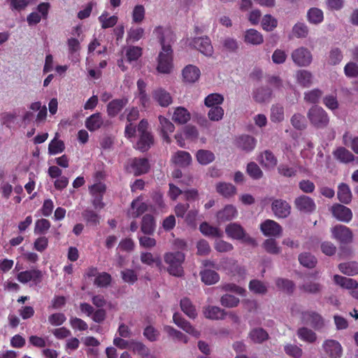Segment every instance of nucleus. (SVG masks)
<instances>
[{
    "label": "nucleus",
    "instance_id": "obj_1",
    "mask_svg": "<svg viewBox=\"0 0 358 358\" xmlns=\"http://www.w3.org/2000/svg\"><path fill=\"white\" fill-rule=\"evenodd\" d=\"M162 50L157 57V71L159 73L169 74L173 69V51L169 44H166L163 36L159 38Z\"/></svg>",
    "mask_w": 358,
    "mask_h": 358
},
{
    "label": "nucleus",
    "instance_id": "obj_2",
    "mask_svg": "<svg viewBox=\"0 0 358 358\" xmlns=\"http://www.w3.org/2000/svg\"><path fill=\"white\" fill-rule=\"evenodd\" d=\"M164 262L168 265V272L174 276H181L183 274L182 264L185 255L180 252H166L164 256Z\"/></svg>",
    "mask_w": 358,
    "mask_h": 358
},
{
    "label": "nucleus",
    "instance_id": "obj_3",
    "mask_svg": "<svg viewBox=\"0 0 358 358\" xmlns=\"http://www.w3.org/2000/svg\"><path fill=\"white\" fill-rule=\"evenodd\" d=\"M307 117L310 124L317 129L326 127L329 122V117L326 111L322 108L316 106L310 108Z\"/></svg>",
    "mask_w": 358,
    "mask_h": 358
},
{
    "label": "nucleus",
    "instance_id": "obj_4",
    "mask_svg": "<svg viewBox=\"0 0 358 358\" xmlns=\"http://www.w3.org/2000/svg\"><path fill=\"white\" fill-rule=\"evenodd\" d=\"M148 123L145 120H141L138 124V132L139 134V140L136 143V149L141 151H146L153 143V138L152 135L147 131Z\"/></svg>",
    "mask_w": 358,
    "mask_h": 358
},
{
    "label": "nucleus",
    "instance_id": "obj_5",
    "mask_svg": "<svg viewBox=\"0 0 358 358\" xmlns=\"http://www.w3.org/2000/svg\"><path fill=\"white\" fill-rule=\"evenodd\" d=\"M225 232L231 238L240 240L242 242L255 245V240L245 232L241 225L236 223L228 224L225 228Z\"/></svg>",
    "mask_w": 358,
    "mask_h": 358
},
{
    "label": "nucleus",
    "instance_id": "obj_6",
    "mask_svg": "<svg viewBox=\"0 0 358 358\" xmlns=\"http://www.w3.org/2000/svg\"><path fill=\"white\" fill-rule=\"evenodd\" d=\"M292 61L299 66H308L313 61V55L309 50L301 47L295 49L291 55Z\"/></svg>",
    "mask_w": 358,
    "mask_h": 358
},
{
    "label": "nucleus",
    "instance_id": "obj_7",
    "mask_svg": "<svg viewBox=\"0 0 358 358\" xmlns=\"http://www.w3.org/2000/svg\"><path fill=\"white\" fill-rule=\"evenodd\" d=\"M159 126L158 130L162 139L167 143L171 142V134L173 133L175 130V126L168 118L159 115L158 117Z\"/></svg>",
    "mask_w": 358,
    "mask_h": 358
},
{
    "label": "nucleus",
    "instance_id": "obj_8",
    "mask_svg": "<svg viewBox=\"0 0 358 358\" xmlns=\"http://www.w3.org/2000/svg\"><path fill=\"white\" fill-rule=\"evenodd\" d=\"M151 96L153 101L162 107H168L173 103L171 94L162 87L154 89Z\"/></svg>",
    "mask_w": 358,
    "mask_h": 358
},
{
    "label": "nucleus",
    "instance_id": "obj_9",
    "mask_svg": "<svg viewBox=\"0 0 358 358\" xmlns=\"http://www.w3.org/2000/svg\"><path fill=\"white\" fill-rule=\"evenodd\" d=\"M189 45L199 50L205 56L211 57L213 54V48L208 37L194 38L190 41Z\"/></svg>",
    "mask_w": 358,
    "mask_h": 358
},
{
    "label": "nucleus",
    "instance_id": "obj_10",
    "mask_svg": "<svg viewBox=\"0 0 358 358\" xmlns=\"http://www.w3.org/2000/svg\"><path fill=\"white\" fill-rule=\"evenodd\" d=\"M42 273L38 269H31L21 271L17 273V280L23 284L28 282H33L34 284H38L41 281Z\"/></svg>",
    "mask_w": 358,
    "mask_h": 358
},
{
    "label": "nucleus",
    "instance_id": "obj_11",
    "mask_svg": "<svg viewBox=\"0 0 358 358\" xmlns=\"http://www.w3.org/2000/svg\"><path fill=\"white\" fill-rule=\"evenodd\" d=\"M149 167L148 162L145 159H132L127 165V171L136 176L146 173Z\"/></svg>",
    "mask_w": 358,
    "mask_h": 358
},
{
    "label": "nucleus",
    "instance_id": "obj_12",
    "mask_svg": "<svg viewBox=\"0 0 358 358\" xmlns=\"http://www.w3.org/2000/svg\"><path fill=\"white\" fill-rule=\"evenodd\" d=\"M173 322L179 328L182 329L188 334L195 338L199 337L200 331L197 330L194 326H192L188 321L182 317V316L179 313H175L173 314Z\"/></svg>",
    "mask_w": 358,
    "mask_h": 358
},
{
    "label": "nucleus",
    "instance_id": "obj_13",
    "mask_svg": "<svg viewBox=\"0 0 358 358\" xmlns=\"http://www.w3.org/2000/svg\"><path fill=\"white\" fill-rule=\"evenodd\" d=\"M325 353L330 358H340L343 355V348L340 343L333 339L326 340L322 345Z\"/></svg>",
    "mask_w": 358,
    "mask_h": 358
},
{
    "label": "nucleus",
    "instance_id": "obj_14",
    "mask_svg": "<svg viewBox=\"0 0 358 358\" xmlns=\"http://www.w3.org/2000/svg\"><path fill=\"white\" fill-rule=\"evenodd\" d=\"M257 160L259 164L267 171L274 169L278 164V159L275 156L268 150L261 152L257 156Z\"/></svg>",
    "mask_w": 358,
    "mask_h": 358
},
{
    "label": "nucleus",
    "instance_id": "obj_15",
    "mask_svg": "<svg viewBox=\"0 0 358 358\" xmlns=\"http://www.w3.org/2000/svg\"><path fill=\"white\" fill-rule=\"evenodd\" d=\"M331 211L333 216L338 221L349 222L352 218L351 210L341 204H335L331 206Z\"/></svg>",
    "mask_w": 358,
    "mask_h": 358
},
{
    "label": "nucleus",
    "instance_id": "obj_16",
    "mask_svg": "<svg viewBox=\"0 0 358 358\" xmlns=\"http://www.w3.org/2000/svg\"><path fill=\"white\" fill-rule=\"evenodd\" d=\"M90 192L94 197L93 206L96 209H101L104 203L101 201L102 195L106 191V186L101 182L96 183L90 187Z\"/></svg>",
    "mask_w": 358,
    "mask_h": 358
},
{
    "label": "nucleus",
    "instance_id": "obj_17",
    "mask_svg": "<svg viewBox=\"0 0 358 358\" xmlns=\"http://www.w3.org/2000/svg\"><path fill=\"white\" fill-rule=\"evenodd\" d=\"M333 237L342 243L350 242L352 239V233L351 230L344 225H336L331 228Z\"/></svg>",
    "mask_w": 358,
    "mask_h": 358
},
{
    "label": "nucleus",
    "instance_id": "obj_18",
    "mask_svg": "<svg viewBox=\"0 0 358 358\" xmlns=\"http://www.w3.org/2000/svg\"><path fill=\"white\" fill-rule=\"evenodd\" d=\"M260 229L266 236H280L282 234V227L276 222L266 220L260 225Z\"/></svg>",
    "mask_w": 358,
    "mask_h": 358
},
{
    "label": "nucleus",
    "instance_id": "obj_19",
    "mask_svg": "<svg viewBox=\"0 0 358 358\" xmlns=\"http://www.w3.org/2000/svg\"><path fill=\"white\" fill-rule=\"evenodd\" d=\"M271 209L276 217L285 218L290 214L291 207L286 201L275 199L272 202Z\"/></svg>",
    "mask_w": 358,
    "mask_h": 358
},
{
    "label": "nucleus",
    "instance_id": "obj_20",
    "mask_svg": "<svg viewBox=\"0 0 358 358\" xmlns=\"http://www.w3.org/2000/svg\"><path fill=\"white\" fill-rule=\"evenodd\" d=\"M182 75L185 83L192 84L199 80L201 71L197 66L189 64L183 69Z\"/></svg>",
    "mask_w": 358,
    "mask_h": 358
},
{
    "label": "nucleus",
    "instance_id": "obj_21",
    "mask_svg": "<svg viewBox=\"0 0 358 358\" xmlns=\"http://www.w3.org/2000/svg\"><path fill=\"white\" fill-rule=\"evenodd\" d=\"M171 119L176 124H184L190 120L191 114L184 107H176L173 109Z\"/></svg>",
    "mask_w": 358,
    "mask_h": 358
},
{
    "label": "nucleus",
    "instance_id": "obj_22",
    "mask_svg": "<svg viewBox=\"0 0 358 358\" xmlns=\"http://www.w3.org/2000/svg\"><path fill=\"white\" fill-rule=\"evenodd\" d=\"M298 210L305 213H311L315 209V202L312 199L306 196H301L294 201Z\"/></svg>",
    "mask_w": 358,
    "mask_h": 358
},
{
    "label": "nucleus",
    "instance_id": "obj_23",
    "mask_svg": "<svg viewBox=\"0 0 358 358\" xmlns=\"http://www.w3.org/2000/svg\"><path fill=\"white\" fill-rule=\"evenodd\" d=\"M148 209L147 204L141 197H138L131 202V208L128 211V215L131 217H138Z\"/></svg>",
    "mask_w": 358,
    "mask_h": 358
},
{
    "label": "nucleus",
    "instance_id": "obj_24",
    "mask_svg": "<svg viewBox=\"0 0 358 358\" xmlns=\"http://www.w3.org/2000/svg\"><path fill=\"white\" fill-rule=\"evenodd\" d=\"M244 42L253 45H259L263 43V35L255 29H247L243 36Z\"/></svg>",
    "mask_w": 358,
    "mask_h": 358
},
{
    "label": "nucleus",
    "instance_id": "obj_25",
    "mask_svg": "<svg viewBox=\"0 0 358 358\" xmlns=\"http://www.w3.org/2000/svg\"><path fill=\"white\" fill-rule=\"evenodd\" d=\"M171 161L176 165L180 167H186L191 164L192 158L191 155L183 150L175 152L171 157Z\"/></svg>",
    "mask_w": 358,
    "mask_h": 358
},
{
    "label": "nucleus",
    "instance_id": "obj_26",
    "mask_svg": "<svg viewBox=\"0 0 358 358\" xmlns=\"http://www.w3.org/2000/svg\"><path fill=\"white\" fill-rule=\"evenodd\" d=\"M217 192L225 198H230L236 194V187L231 183L220 182L216 184Z\"/></svg>",
    "mask_w": 358,
    "mask_h": 358
},
{
    "label": "nucleus",
    "instance_id": "obj_27",
    "mask_svg": "<svg viewBox=\"0 0 358 358\" xmlns=\"http://www.w3.org/2000/svg\"><path fill=\"white\" fill-rule=\"evenodd\" d=\"M238 215L236 208L231 204L227 205L220 210L217 214V217L220 222H226L236 218Z\"/></svg>",
    "mask_w": 358,
    "mask_h": 358
},
{
    "label": "nucleus",
    "instance_id": "obj_28",
    "mask_svg": "<svg viewBox=\"0 0 358 358\" xmlns=\"http://www.w3.org/2000/svg\"><path fill=\"white\" fill-rule=\"evenodd\" d=\"M122 54L127 61L131 63L137 61L142 56L143 49L138 46L129 45L123 48Z\"/></svg>",
    "mask_w": 358,
    "mask_h": 358
},
{
    "label": "nucleus",
    "instance_id": "obj_29",
    "mask_svg": "<svg viewBox=\"0 0 358 358\" xmlns=\"http://www.w3.org/2000/svg\"><path fill=\"white\" fill-rule=\"evenodd\" d=\"M334 282L341 287L342 288L347 289L351 292L355 291L358 287V282L352 278L335 275L334 276Z\"/></svg>",
    "mask_w": 358,
    "mask_h": 358
},
{
    "label": "nucleus",
    "instance_id": "obj_30",
    "mask_svg": "<svg viewBox=\"0 0 358 358\" xmlns=\"http://www.w3.org/2000/svg\"><path fill=\"white\" fill-rule=\"evenodd\" d=\"M199 230L203 236L207 237L218 238L222 236V232L218 227H213L206 222L200 224Z\"/></svg>",
    "mask_w": 358,
    "mask_h": 358
},
{
    "label": "nucleus",
    "instance_id": "obj_31",
    "mask_svg": "<svg viewBox=\"0 0 358 358\" xmlns=\"http://www.w3.org/2000/svg\"><path fill=\"white\" fill-rule=\"evenodd\" d=\"M103 120L100 113H94L88 117L85 120V127L90 131L99 129L103 124Z\"/></svg>",
    "mask_w": 358,
    "mask_h": 358
},
{
    "label": "nucleus",
    "instance_id": "obj_32",
    "mask_svg": "<svg viewBox=\"0 0 358 358\" xmlns=\"http://www.w3.org/2000/svg\"><path fill=\"white\" fill-rule=\"evenodd\" d=\"M303 320L310 324L315 329H320L324 326V321L321 316L315 313H306L303 316Z\"/></svg>",
    "mask_w": 358,
    "mask_h": 358
},
{
    "label": "nucleus",
    "instance_id": "obj_33",
    "mask_svg": "<svg viewBox=\"0 0 358 358\" xmlns=\"http://www.w3.org/2000/svg\"><path fill=\"white\" fill-rule=\"evenodd\" d=\"M296 78L299 84L303 87H309L313 83V74L306 70H299L296 73Z\"/></svg>",
    "mask_w": 358,
    "mask_h": 358
},
{
    "label": "nucleus",
    "instance_id": "obj_34",
    "mask_svg": "<svg viewBox=\"0 0 358 358\" xmlns=\"http://www.w3.org/2000/svg\"><path fill=\"white\" fill-rule=\"evenodd\" d=\"M58 137L59 134L57 133L55 138L49 143L48 152L51 155L62 153L64 150V143L62 140H59Z\"/></svg>",
    "mask_w": 358,
    "mask_h": 358
},
{
    "label": "nucleus",
    "instance_id": "obj_35",
    "mask_svg": "<svg viewBox=\"0 0 358 358\" xmlns=\"http://www.w3.org/2000/svg\"><path fill=\"white\" fill-rule=\"evenodd\" d=\"M127 99H115L110 101L107 106V112L109 116H115L127 104Z\"/></svg>",
    "mask_w": 358,
    "mask_h": 358
},
{
    "label": "nucleus",
    "instance_id": "obj_36",
    "mask_svg": "<svg viewBox=\"0 0 358 358\" xmlns=\"http://www.w3.org/2000/svg\"><path fill=\"white\" fill-rule=\"evenodd\" d=\"M141 261L143 264L150 266H156L159 268L162 266L160 257L159 255L155 256L150 252H142L141 255Z\"/></svg>",
    "mask_w": 358,
    "mask_h": 358
},
{
    "label": "nucleus",
    "instance_id": "obj_37",
    "mask_svg": "<svg viewBox=\"0 0 358 358\" xmlns=\"http://www.w3.org/2000/svg\"><path fill=\"white\" fill-rule=\"evenodd\" d=\"M182 311L189 318L194 319L197 316L196 310L191 301L187 298H183L180 301Z\"/></svg>",
    "mask_w": 358,
    "mask_h": 358
},
{
    "label": "nucleus",
    "instance_id": "obj_38",
    "mask_svg": "<svg viewBox=\"0 0 358 358\" xmlns=\"http://www.w3.org/2000/svg\"><path fill=\"white\" fill-rule=\"evenodd\" d=\"M249 338L252 342L260 343L268 339V334L262 328H254L250 331Z\"/></svg>",
    "mask_w": 358,
    "mask_h": 358
},
{
    "label": "nucleus",
    "instance_id": "obj_39",
    "mask_svg": "<svg viewBox=\"0 0 358 358\" xmlns=\"http://www.w3.org/2000/svg\"><path fill=\"white\" fill-rule=\"evenodd\" d=\"M308 21L313 24L321 23L324 20V14L322 10L317 8H311L307 12Z\"/></svg>",
    "mask_w": 358,
    "mask_h": 358
},
{
    "label": "nucleus",
    "instance_id": "obj_40",
    "mask_svg": "<svg viewBox=\"0 0 358 358\" xmlns=\"http://www.w3.org/2000/svg\"><path fill=\"white\" fill-rule=\"evenodd\" d=\"M224 101V96L218 93L208 94L204 99V105L208 108L220 107Z\"/></svg>",
    "mask_w": 358,
    "mask_h": 358
},
{
    "label": "nucleus",
    "instance_id": "obj_41",
    "mask_svg": "<svg viewBox=\"0 0 358 358\" xmlns=\"http://www.w3.org/2000/svg\"><path fill=\"white\" fill-rule=\"evenodd\" d=\"M164 331L173 340L187 343L188 338L186 335L171 326H164Z\"/></svg>",
    "mask_w": 358,
    "mask_h": 358
},
{
    "label": "nucleus",
    "instance_id": "obj_42",
    "mask_svg": "<svg viewBox=\"0 0 358 358\" xmlns=\"http://www.w3.org/2000/svg\"><path fill=\"white\" fill-rule=\"evenodd\" d=\"M262 28L266 31H272L278 26V20L271 15H265L261 20Z\"/></svg>",
    "mask_w": 358,
    "mask_h": 358
},
{
    "label": "nucleus",
    "instance_id": "obj_43",
    "mask_svg": "<svg viewBox=\"0 0 358 358\" xmlns=\"http://www.w3.org/2000/svg\"><path fill=\"white\" fill-rule=\"evenodd\" d=\"M197 162L201 165H207L215 159L214 154L208 150H199L196 154Z\"/></svg>",
    "mask_w": 358,
    "mask_h": 358
},
{
    "label": "nucleus",
    "instance_id": "obj_44",
    "mask_svg": "<svg viewBox=\"0 0 358 358\" xmlns=\"http://www.w3.org/2000/svg\"><path fill=\"white\" fill-rule=\"evenodd\" d=\"M256 141L253 137L249 136H241L237 140V145L238 148L244 150H251L255 148Z\"/></svg>",
    "mask_w": 358,
    "mask_h": 358
},
{
    "label": "nucleus",
    "instance_id": "obj_45",
    "mask_svg": "<svg viewBox=\"0 0 358 358\" xmlns=\"http://www.w3.org/2000/svg\"><path fill=\"white\" fill-rule=\"evenodd\" d=\"M201 280L206 285H213L220 280L219 275L214 271L204 270L201 272Z\"/></svg>",
    "mask_w": 358,
    "mask_h": 358
},
{
    "label": "nucleus",
    "instance_id": "obj_46",
    "mask_svg": "<svg viewBox=\"0 0 358 358\" xmlns=\"http://www.w3.org/2000/svg\"><path fill=\"white\" fill-rule=\"evenodd\" d=\"M341 272L347 275H355L358 274V263L355 262L342 263L338 265Z\"/></svg>",
    "mask_w": 358,
    "mask_h": 358
},
{
    "label": "nucleus",
    "instance_id": "obj_47",
    "mask_svg": "<svg viewBox=\"0 0 358 358\" xmlns=\"http://www.w3.org/2000/svg\"><path fill=\"white\" fill-rule=\"evenodd\" d=\"M83 344L90 348L87 350V353L88 355H96L98 354V350L95 348L100 345V342L93 336H87L82 338Z\"/></svg>",
    "mask_w": 358,
    "mask_h": 358
},
{
    "label": "nucleus",
    "instance_id": "obj_48",
    "mask_svg": "<svg viewBox=\"0 0 358 358\" xmlns=\"http://www.w3.org/2000/svg\"><path fill=\"white\" fill-rule=\"evenodd\" d=\"M271 92L270 89L267 87H259L254 92L253 97L256 101L263 103L270 99Z\"/></svg>",
    "mask_w": 358,
    "mask_h": 358
},
{
    "label": "nucleus",
    "instance_id": "obj_49",
    "mask_svg": "<svg viewBox=\"0 0 358 358\" xmlns=\"http://www.w3.org/2000/svg\"><path fill=\"white\" fill-rule=\"evenodd\" d=\"M206 318L211 320H219L224 318V313L223 310L217 306H209L203 312Z\"/></svg>",
    "mask_w": 358,
    "mask_h": 358
},
{
    "label": "nucleus",
    "instance_id": "obj_50",
    "mask_svg": "<svg viewBox=\"0 0 358 358\" xmlns=\"http://www.w3.org/2000/svg\"><path fill=\"white\" fill-rule=\"evenodd\" d=\"M248 287L250 291L255 294H264L267 292L266 285L259 280H251Z\"/></svg>",
    "mask_w": 358,
    "mask_h": 358
},
{
    "label": "nucleus",
    "instance_id": "obj_51",
    "mask_svg": "<svg viewBox=\"0 0 358 358\" xmlns=\"http://www.w3.org/2000/svg\"><path fill=\"white\" fill-rule=\"evenodd\" d=\"M129 350H131L134 354H137L142 357H148L150 355V350L141 342L131 341L130 343Z\"/></svg>",
    "mask_w": 358,
    "mask_h": 358
},
{
    "label": "nucleus",
    "instance_id": "obj_52",
    "mask_svg": "<svg viewBox=\"0 0 358 358\" xmlns=\"http://www.w3.org/2000/svg\"><path fill=\"white\" fill-rule=\"evenodd\" d=\"M338 198L342 202L348 203L352 199L350 187L345 184H341L338 189Z\"/></svg>",
    "mask_w": 358,
    "mask_h": 358
},
{
    "label": "nucleus",
    "instance_id": "obj_53",
    "mask_svg": "<svg viewBox=\"0 0 358 358\" xmlns=\"http://www.w3.org/2000/svg\"><path fill=\"white\" fill-rule=\"evenodd\" d=\"M334 157L342 162H349L354 159V155L344 148H339L334 152Z\"/></svg>",
    "mask_w": 358,
    "mask_h": 358
},
{
    "label": "nucleus",
    "instance_id": "obj_54",
    "mask_svg": "<svg viewBox=\"0 0 358 358\" xmlns=\"http://www.w3.org/2000/svg\"><path fill=\"white\" fill-rule=\"evenodd\" d=\"M99 20L103 29L113 27L117 22V17L115 15L110 16L107 12H103L99 17Z\"/></svg>",
    "mask_w": 358,
    "mask_h": 358
},
{
    "label": "nucleus",
    "instance_id": "obj_55",
    "mask_svg": "<svg viewBox=\"0 0 358 358\" xmlns=\"http://www.w3.org/2000/svg\"><path fill=\"white\" fill-rule=\"evenodd\" d=\"M155 228V223L154 218L149 215H146L143 217L141 231L144 234H152Z\"/></svg>",
    "mask_w": 358,
    "mask_h": 358
},
{
    "label": "nucleus",
    "instance_id": "obj_56",
    "mask_svg": "<svg viewBox=\"0 0 358 358\" xmlns=\"http://www.w3.org/2000/svg\"><path fill=\"white\" fill-rule=\"evenodd\" d=\"M247 173L253 179L259 180L264 176L263 171L255 162H250L246 168Z\"/></svg>",
    "mask_w": 358,
    "mask_h": 358
},
{
    "label": "nucleus",
    "instance_id": "obj_57",
    "mask_svg": "<svg viewBox=\"0 0 358 358\" xmlns=\"http://www.w3.org/2000/svg\"><path fill=\"white\" fill-rule=\"evenodd\" d=\"M297 335L301 340L308 343H313L317 338L316 334L306 327L300 328L297 331Z\"/></svg>",
    "mask_w": 358,
    "mask_h": 358
},
{
    "label": "nucleus",
    "instance_id": "obj_58",
    "mask_svg": "<svg viewBox=\"0 0 358 358\" xmlns=\"http://www.w3.org/2000/svg\"><path fill=\"white\" fill-rule=\"evenodd\" d=\"M343 143L358 154V136H354L350 133H345L343 136Z\"/></svg>",
    "mask_w": 358,
    "mask_h": 358
},
{
    "label": "nucleus",
    "instance_id": "obj_59",
    "mask_svg": "<svg viewBox=\"0 0 358 358\" xmlns=\"http://www.w3.org/2000/svg\"><path fill=\"white\" fill-rule=\"evenodd\" d=\"M145 10L143 6L136 5L132 10V21L134 23H141L145 18Z\"/></svg>",
    "mask_w": 358,
    "mask_h": 358
},
{
    "label": "nucleus",
    "instance_id": "obj_60",
    "mask_svg": "<svg viewBox=\"0 0 358 358\" xmlns=\"http://www.w3.org/2000/svg\"><path fill=\"white\" fill-rule=\"evenodd\" d=\"M220 303L222 306L227 308H234L238 306L240 303V300L231 294H224L220 299Z\"/></svg>",
    "mask_w": 358,
    "mask_h": 358
},
{
    "label": "nucleus",
    "instance_id": "obj_61",
    "mask_svg": "<svg viewBox=\"0 0 358 358\" xmlns=\"http://www.w3.org/2000/svg\"><path fill=\"white\" fill-rule=\"evenodd\" d=\"M299 260L301 264L308 268L314 267L317 262L314 256L306 252L301 254L299 257Z\"/></svg>",
    "mask_w": 358,
    "mask_h": 358
},
{
    "label": "nucleus",
    "instance_id": "obj_62",
    "mask_svg": "<svg viewBox=\"0 0 358 358\" xmlns=\"http://www.w3.org/2000/svg\"><path fill=\"white\" fill-rule=\"evenodd\" d=\"M343 59V55L338 48L332 49L327 58V64L329 65H336L339 64Z\"/></svg>",
    "mask_w": 358,
    "mask_h": 358
},
{
    "label": "nucleus",
    "instance_id": "obj_63",
    "mask_svg": "<svg viewBox=\"0 0 358 358\" xmlns=\"http://www.w3.org/2000/svg\"><path fill=\"white\" fill-rule=\"evenodd\" d=\"M224 113V112L222 107H213L209 110L208 117L211 121L218 122L223 118Z\"/></svg>",
    "mask_w": 358,
    "mask_h": 358
},
{
    "label": "nucleus",
    "instance_id": "obj_64",
    "mask_svg": "<svg viewBox=\"0 0 358 358\" xmlns=\"http://www.w3.org/2000/svg\"><path fill=\"white\" fill-rule=\"evenodd\" d=\"M264 250L271 254H278L280 252V248L273 239H267L263 243Z\"/></svg>",
    "mask_w": 358,
    "mask_h": 358
}]
</instances>
